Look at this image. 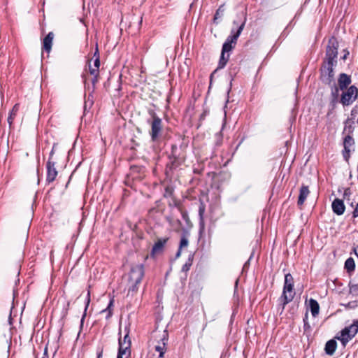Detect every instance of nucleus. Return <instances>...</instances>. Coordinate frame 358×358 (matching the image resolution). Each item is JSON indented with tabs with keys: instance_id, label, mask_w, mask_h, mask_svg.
<instances>
[{
	"instance_id": "obj_53",
	"label": "nucleus",
	"mask_w": 358,
	"mask_h": 358,
	"mask_svg": "<svg viewBox=\"0 0 358 358\" xmlns=\"http://www.w3.org/2000/svg\"><path fill=\"white\" fill-rule=\"evenodd\" d=\"M220 144H221L220 141H217L216 143L217 145H220Z\"/></svg>"
},
{
	"instance_id": "obj_14",
	"label": "nucleus",
	"mask_w": 358,
	"mask_h": 358,
	"mask_svg": "<svg viewBox=\"0 0 358 358\" xmlns=\"http://www.w3.org/2000/svg\"><path fill=\"white\" fill-rule=\"evenodd\" d=\"M331 208L333 212L337 215H341L344 213L345 206L342 199H335L331 203Z\"/></svg>"
},
{
	"instance_id": "obj_46",
	"label": "nucleus",
	"mask_w": 358,
	"mask_h": 358,
	"mask_svg": "<svg viewBox=\"0 0 358 358\" xmlns=\"http://www.w3.org/2000/svg\"><path fill=\"white\" fill-rule=\"evenodd\" d=\"M83 7L85 8L86 6V1H85V0H83ZM87 8H90V2L87 3Z\"/></svg>"
},
{
	"instance_id": "obj_16",
	"label": "nucleus",
	"mask_w": 358,
	"mask_h": 358,
	"mask_svg": "<svg viewBox=\"0 0 358 358\" xmlns=\"http://www.w3.org/2000/svg\"><path fill=\"white\" fill-rule=\"evenodd\" d=\"M206 207L203 202H201L199 208V236L201 237L202 234L205 231V222L203 215L205 213Z\"/></svg>"
},
{
	"instance_id": "obj_47",
	"label": "nucleus",
	"mask_w": 358,
	"mask_h": 358,
	"mask_svg": "<svg viewBox=\"0 0 358 358\" xmlns=\"http://www.w3.org/2000/svg\"><path fill=\"white\" fill-rule=\"evenodd\" d=\"M180 255H181V250H180V248H178V250L176 255V257L178 258L180 256Z\"/></svg>"
},
{
	"instance_id": "obj_33",
	"label": "nucleus",
	"mask_w": 358,
	"mask_h": 358,
	"mask_svg": "<svg viewBox=\"0 0 358 358\" xmlns=\"http://www.w3.org/2000/svg\"><path fill=\"white\" fill-rule=\"evenodd\" d=\"M354 130V127L352 125L345 126V131H347L348 132V135H350Z\"/></svg>"
},
{
	"instance_id": "obj_57",
	"label": "nucleus",
	"mask_w": 358,
	"mask_h": 358,
	"mask_svg": "<svg viewBox=\"0 0 358 358\" xmlns=\"http://www.w3.org/2000/svg\"><path fill=\"white\" fill-rule=\"evenodd\" d=\"M17 107V105L14 106L13 110Z\"/></svg>"
},
{
	"instance_id": "obj_43",
	"label": "nucleus",
	"mask_w": 358,
	"mask_h": 358,
	"mask_svg": "<svg viewBox=\"0 0 358 358\" xmlns=\"http://www.w3.org/2000/svg\"><path fill=\"white\" fill-rule=\"evenodd\" d=\"M113 300H110V302H109V304H108V307H107V309H108V311H109V315H110V314H111V313H110V307L113 306Z\"/></svg>"
},
{
	"instance_id": "obj_30",
	"label": "nucleus",
	"mask_w": 358,
	"mask_h": 358,
	"mask_svg": "<svg viewBox=\"0 0 358 358\" xmlns=\"http://www.w3.org/2000/svg\"><path fill=\"white\" fill-rule=\"evenodd\" d=\"M350 293L357 295L358 294V285H354L350 288Z\"/></svg>"
},
{
	"instance_id": "obj_41",
	"label": "nucleus",
	"mask_w": 358,
	"mask_h": 358,
	"mask_svg": "<svg viewBox=\"0 0 358 358\" xmlns=\"http://www.w3.org/2000/svg\"><path fill=\"white\" fill-rule=\"evenodd\" d=\"M87 189H86L85 193L84 194V196H83L85 206L87 204Z\"/></svg>"
},
{
	"instance_id": "obj_32",
	"label": "nucleus",
	"mask_w": 358,
	"mask_h": 358,
	"mask_svg": "<svg viewBox=\"0 0 358 358\" xmlns=\"http://www.w3.org/2000/svg\"><path fill=\"white\" fill-rule=\"evenodd\" d=\"M90 53L87 54L85 57H86V64H85V71L87 72V69H90Z\"/></svg>"
},
{
	"instance_id": "obj_3",
	"label": "nucleus",
	"mask_w": 358,
	"mask_h": 358,
	"mask_svg": "<svg viewBox=\"0 0 358 358\" xmlns=\"http://www.w3.org/2000/svg\"><path fill=\"white\" fill-rule=\"evenodd\" d=\"M169 162L166 166V174L171 173L185 162V155L176 144L171 145V152L168 156Z\"/></svg>"
},
{
	"instance_id": "obj_8",
	"label": "nucleus",
	"mask_w": 358,
	"mask_h": 358,
	"mask_svg": "<svg viewBox=\"0 0 358 358\" xmlns=\"http://www.w3.org/2000/svg\"><path fill=\"white\" fill-rule=\"evenodd\" d=\"M338 43L334 36L329 39L326 49L325 59L323 62L337 64Z\"/></svg>"
},
{
	"instance_id": "obj_13",
	"label": "nucleus",
	"mask_w": 358,
	"mask_h": 358,
	"mask_svg": "<svg viewBox=\"0 0 358 358\" xmlns=\"http://www.w3.org/2000/svg\"><path fill=\"white\" fill-rule=\"evenodd\" d=\"M169 241V238H161L157 239L154 245L152 246L150 255L152 257L155 256L161 252H162L164 245L166 242Z\"/></svg>"
},
{
	"instance_id": "obj_12",
	"label": "nucleus",
	"mask_w": 358,
	"mask_h": 358,
	"mask_svg": "<svg viewBox=\"0 0 358 358\" xmlns=\"http://www.w3.org/2000/svg\"><path fill=\"white\" fill-rule=\"evenodd\" d=\"M355 143V141H354V138H352V136L351 135H347L345 138H344V141H343V147H344V149L343 150V159L347 162H349V159L350 157V148Z\"/></svg>"
},
{
	"instance_id": "obj_52",
	"label": "nucleus",
	"mask_w": 358,
	"mask_h": 358,
	"mask_svg": "<svg viewBox=\"0 0 358 358\" xmlns=\"http://www.w3.org/2000/svg\"><path fill=\"white\" fill-rule=\"evenodd\" d=\"M10 120H11V116H10V117H8V122H9L10 123H11Z\"/></svg>"
},
{
	"instance_id": "obj_35",
	"label": "nucleus",
	"mask_w": 358,
	"mask_h": 358,
	"mask_svg": "<svg viewBox=\"0 0 358 358\" xmlns=\"http://www.w3.org/2000/svg\"><path fill=\"white\" fill-rule=\"evenodd\" d=\"M94 66L99 69V66H100V59H99V57H96L95 59H94Z\"/></svg>"
},
{
	"instance_id": "obj_37",
	"label": "nucleus",
	"mask_w": 358,
	"mask_h": 358,
	"mask_svg": "<svg viewBox=\"0 0 358 358\" xmlns=\"http://www.w3.org/2000/svg\"><path fill=\"white\" fill-rule=\"evenodd\" d=\"M352 217L354 218H356L358 217V202H357V204L356 205L355 208L354 209V210L352 212Z\"/></svg>"
},
{
	"instance_id": "obj_54",
	"label": "nucleus",
	"mask_w": 358,
	"mask_h": 358,
	"mask_svg": "<svg viewBox=\"0 0 358 358\" xmlns=\"http://www.w3.org/2000/svg\"><path fill=\"white\" fill-rule=\"evenodd\" d=\"M307 318H308V315L306 314V318L303 319V321L305 322L306 319H307Z\"/></svg>"
},
{
	"instance_id": "obj_9",
	"label": "nucleus",
	"mask_w": 358,
	"mask_h": 358,
	"mask_svg": "<svg viewBox=\"0 0 358 358\" xmlns=\"http://www.w3.org/2000/svg\"><path fill=\"white\" fill-rule=\"evenodd\" d=\"M336 64L323 62L320 71L321 80L323 83L331 85L334 80V66Z\"/></svg>"
},
{
	"instance_id": "obj_23",
	"label": "nucleus",
	"mask_w": 358,
	"mask_h": 358,
	"mask_svg": "<svg viewBox=\"0 0 358 358\" xmlns=\"http://www.w3.org/2000/svg\"><path fill=\"white\" fill-rule=\"evenodd\" d=\"M188 236H189V232L187 231H184L181 236V238H180V245H179L180 250H182V248H187L188 246V244H189Z\"/></svg>"
},
{
	"instance_id": "obj_21",
	"label": "nucleus",
	"mask_w": 358,
	"mask_h": 358,
	"mask_svg": "<svg viewBox=\"0 0 358 358\" xmlns=\"http://www.w3.org/2000/svg\"><path fill=\"white\" fill-rule=\"evenodd\" d=\"M309 306L313 316L316 317L319 314L320 310L318 302L313 299H310L309 300Z\"/></svg>"
},
{
	"instance_id": "obj_25",
	"label": "nucleus",
	"mask_w": 358,
	"mask_h": 358,
	"mask_svg": "<svg viewBox=\"0 0 358 358\" xmlns=\"http://www.w3.org/2000/svg\"><path fill=\"white\" fill-rule=\"evenodd\" d=\"M224 10H225V8H224V5H221L217 8V10H216L215 14L214 15V18H213L214 22H217V20L223 16Z\"/></svg>"
},
{
	"instance_id": "obj_4",
	"label": "nucleus",
	"mask_w": 358,
	"mask_h": 358,
	"mask_svg": "<svg viewBox=\"0 0 358 358\" xmlns=\"http://www.w3.org/2000/svg\"><path fill=\"white\" fill-rule=\"evenodd\" d=\"M295 294L294 288V278L290 273H287L285 275L282 293L280 298V300L282 302V310L285 309V306L293 300Z\"/></svg>"
},
{
	"instance_id": "obj_44",
	"label": "nucleus",
	"mask_w": 358,
	"mask_h": 358,
	"mask_svg": "<svg viewBox=\"0 0 358 358\" xmlns=\"http://www.w3.org/2000/svg\"><path fill=\"white\" fill-rule=\"evenodd\" d=\"M42 358H49L48 355V349H47V348H45V350H44V354H43V357Z\"/></svg>"
},
{
	"instance_id": "obj_48",
	"label": "nucleus",
	"mask_w": 358,
	"mask_h": 358,
	"mask_svg": "<svg viewBox=\"0 0 358 358\" xmlns=\"http://www.w3.org/2000/svg\"><path fill=\"white\" fill-rule=\"evenodd\" d=\"M80 22H83L85 24V27H87V24H85V21H84V20L83 18L80 19ZM86 32H87V34L88 33V29L87 28H86Z\"/></svg>"
},
{
	"instance_id": "obj_28",
	"label": "nucleus",
	"mask_w": 358,
	"mask_h": 358,
	"mask_svg": "<svg viewBox=\"0 0 358 358\" xmlns=\"http://www.w3.org/2000/svg\"><path fill=\"white\" fill-rule=\"evenodd\" d=\"M90 73L91 76H94L92 83L93 85H95V83L99 81V72H96L94 69H91Z\"/></svg>"
},
{
	"instance_id": "obj_49",
	"label": "nucleus",
	"mask_w": 358,
	"mask_h": 358,
	"mask_svg": "<svg viewBox=\"0 0 358 358\" xmlns=\"http://www.w3.org/2000/svg\"><path fill=\"white\" fill-rule=\"evenodd\" d=\"M87 110V105H86V101L85 102V106H84V114L85 115V112Z\"/></svg>"
},
{
	"instance_id": "obj_18",
	"label": "nucleus",
	"mask_w": 358,
	"mask_h": 358,
	"mask_svg": "<svg viewBox=\"0 0 358 358\" xmlns=\"http://www.w3.org/2000/svg\"><path fill=\"white\" fill-rule=\"evenodd\" d=\"M53 38H54L53 32H49L47 34V36L43 38L42 48H43V50L45 51L47 53H49L51 50Z\"/></svg>"
},
{
	"instance_id": "obj_29",
	"label": "nucleus",
	"mask_w": 358,
	"mask_h": 358,
	"mask_svg": "<svg viewBox=\"0 0 358 358\" xmlns=\"http://www.w3.org/2000/svg\"><path fill=\"white\" fill-rule=\"evenodd\" d=\"M181 215L182 219L188 224L190 220L187 212L186 210H181Z\"/></svg>"
},
{
	"instance_id": "obj_38",
	"label": "nucleus",
	"mask_w": 358,
	"mask_h": 358,
	"mask_svg": "<svg viewBox=\"0 0 358 358\" xmlns=\"http://www.w3.org/2000/svg\"><path fill=\"white\" fill-rule=\"evenodd\" d=\"M82 78H83V82L85 83V88H88L89 87H88L87 83V76H86V73L85 72L83 73Z\"/></svg>"
},
{
	"instance_id": "obj_24",
	"label": "nucleus",
	"mask_w": 358,
	"mask_h": 358,
	"mask_svg": "<svg viewBox=\"0 0 358 358\" xmlns=\"http://www.w3.org/2000/svg\"><path fill=\"white\" fill-rule=\"evenodd\" d=\"M86 291H87L86 306H85L84 314H83V317L81 318V320H80V328L83 327V321H84L85 317H86V315H87V310L88 306H90V285H87V287L86 288Z\"/></svg>"
},
{
	"instance_id": "obj_22",
	"label": "nucleus",
	"mask_w": 358,
	"mask_h": 358,
	"mask_svg": "<svg viewBox=\"0 0 358 358\" xmlns=\"http://www.w3.org/2000/svg\"><path fill=\"white\" fill-rule=\"evenodd\" d=\"M344 268L346 270L347 273H348L349 274L354 272L355 269V263L353 258L349 257L346 259Z\"/></svg>"
},
{
	"instance_id": "obj_17",
	"label": "nucleus",
	"mask_w": 358,
	"mask_h": 358,
	"mask_svg": "<svg viewBox=\"0 0 358 358\" xmlns=\"http://www.w3.org/2000/svg\"><path fill=\"white\" fill-rule=\"evenodd\" d=\"M310 194V190L308 186L303 185L299 190V195L298 197L297 204L298 206H302L306 198Z\"/></svg>"
},
{
	"instance_id": "obj_55",
	"label": "nucleus",
	"mask_w": 358,
	"mask_h": 358,
	"mask_svg": "<svg viewBox=\"0 0 358 358\" xmlns=\"http://www.w3.org/2000/svg\"><path fill=\"white\" fill-rule=\"evenodd\" d=\"M233 23H234V24H236V25L238 24H237V22H236V21H234V22H233Z\"/></svg>"
},
{
	"instance_id": "obj_7",
	"label": "nucleus",
	"mask_w": 358,
	"mask_h": 358,
	"mask_svg": "<svg viewBox=\"0 0 358 358\" xmlns=\"http://www.w3.org/2000/svg\"><path fill=\"white\" fill-rule=\"evenodd\" d=\"M148 113L152 118L150 123L151 131L150 132V135L152 141L155 142L158 140L162 130V120L159 116H157L153 110H149Z\"/></svg>"
},
{
	"instance_id": "obj_45",
	"label": "nucleus",
	"mask_w": 358,
	"mask_h": 358,
	"mask_svg": "<svg viewBox=\"0 0 358 358\" xmlns=\"http://www.w3.org/2000/svg\"><path fill=\"white\" fill-rule=\"evenodd\" d=\"M203 170H199L196 169H194V173L196 174H201Z\"/></svg>"
},
{
	"instance_id": "obj_11",
	"label": "nucleus",
	"mask_w": 358,
	"mask_h": 358,
	"mask_svg": "<svg viewBox=\"0 0 358 358\" xmlns=\"http://www.w3.org/2000/svg\"><path fill=\"white\" fill-rule=\"evenodd\" d=\"M55 162H50V160H48L46 163V182L48 183L52 182L55 180L58 174V172L55 167Z\"/></svg>"
},
{
	"instance_id": "obj_39",
	"label": "nucleus",
	"mask_w": 358,
	"mask_h": 358,
	"mask_svg": "<svg viewBox=\"0 0 358 358\" xmlns=\"http://www.w3.org/2000/svg\"><path fill=\"white\" fill-rule=\"evenodd\" d=\"M96 57H99V50H98L97 44L96 45V50H95V52L94 53L93 58L95 59Z\"/></svg>"
},
{
	"instance_id": "obj_51",
	"label": "nucleus",
	"mask_w": 358,
	"mask_h": 358,
	"mask_svg": "<svg viewBox=\"0 0 358 358\" xmlns=\"http://www.w3.org/2000/svg\"><path fill=\"white\" fill-rule=\"evenodd\" d=\"M90 182V171L88 172L87 175V183Z\"/></svg>"
},
{
	"instance_id": "obj_42",
	"label": "nucleus",
	"mask_w": 358,
	"mask_h": 358,
	"mask_svg": "<svg viewBox=\"0 0 358 358\" xmlns=\"http://www.w3.org/2000/svg\"><path fill=\"white\" fill-rule=\"evenodd\" d=\"M103 354V349L101 348L97 352V358H101Z\"/></svg>"
},
{
	"instance_id": "obj_6",
	"label": "nucleus",
	"mask_w": 358,
	"mask_h": 358,
	"mask_svg": "<svg viewBox=\"0 0 358 358\" xmlns=\"http://www.w3.org/2000/svg\"><path fill=\"white\" fill-rule=\"evenodd\" d=\"M358 332V320H355L352 324L345 327L340 331V335L336 338L339 340L342 345L345 347L347 343L355 336Z\"/></svg>"
},
{
	"instance_id": "obj_10",
	"label": "nucleus",
	"mask_w": 358,
	"mask_h": 358,
	"mask_svg": "<svg viewBox=\"0 0 358 358\" xmlns=\"http://www.w3.org/2000/svg\"><path fill=\"white\" fill-rule=\"evenodd\" d=\"M357 96L358 89L355 85H352L347 89L346 92H343L341 103L344 106H349L357 99Z\"/></svg>"
},
{
	"instance_id": "obj_58",
	"label": "nucleus",
	"mask_w": 358,
	"mask_h": 358,
	"mask_svg": "<svg viewBox=\"0 0 358 358\" xmlns=\"http://www.w3.org/2000/svg\"><path fill=\"white\" fill-rule=\"evenodd\" d=\"M80 336V331L78 333V337L79 338Z\"/></svg>"
},
{
	"instance_id": "obj_20",
	"label": "nucleus",
	"mask_w": 358,
	"mask_h": 358,
	"mask_svg": "<svg viewBox=\"0 0 358 358\" xmlns=\"http://www.w3.org/2000/svg\"><path fill=\"white\" fill-rule=\"evenodd\" d=\"M119 348L118 351H123L124 353L127 354V357L130 356L131 354V341L128 340L127 342H122V338H119Z\"/></svg>"
},
{
	"instance_id": "obj_36",
	"label": "nucleus",
	"mask_w": 358,
	"mask_h": 358,
	"mask_svg": "<svg viewBox=\"0 0 358 358\" xmlns=\"http://www.w3.org/2000/svg\"><path fill=\"white\" fill-rule=\"evenodd\" d=\"M117 358H129V357L123 351H118Z\"/></svg>"
},
{
	"instance_id": "obj_27",
	"label": "nucleus",
	"mask_w": 358,
	"mask_h": 358,
	"mask_svg": "<svg viewBox=\"0 0 358 358\" xmlns=\"http://www.w3.org/2000/svg\"><path fill=\"white\" fill-rule=\"evenodd\" d=\"M192 264V259L189 257L188 260L186 262V263L182 266V271L183 272H187L189 270Z\"/></svg>"
},
{
	"instance_id": "obj_31",
	"label": "nucleus",
	"mask_w": 358,
	"mask_h": 358,
	"mask_svg": "<svg viewBox=\"0 0 358 358\" xmlns=\"http://www.w3.org/2000/svg\"><path fill=\"white\" fill-rule=\"evenodd\" d=\"M56 147V144L55 143L52 146V148L50 152V155H49V158H48V160H50V162H53L52 161V157H53V155L55 154V148Z\"/></svg>"
},
{
	"instance_id": "obj_56",
	"label": "nucleus",
	"mask_w": 358,
	"mask_h": 358,
	"mask_svg": "<svg viewBox=\"0 0 358 358\" xmlns=\"http://www.w3.org/2000/svg\"><path fill=\"white\" fill-rule=\"evenodd\" d=\"M166 192H169V188H166Z\"/></svg>"
},
{
	"instance_id": "obj_15",
	"label": "nucleus",
	"mask_w": 358,
	"mask_h": 358,
	"mask_svg": "<svg viewBox=\"0 0 358 358\" xmlns=\"http://www.w3.org/2000/svg\"><path fill=\"white\" fill-rule=\"evenodd\" d=\"M352 80L350 76L346 73H342L339 75L338 79V84L340 90H344L347 89L348 86L351 83Z\"/></svg>"
},
{
	"instance_id": "obj_59",
	"label": "nucleus",
	"mask_w": 358,
	"mask_h": 358,
	"mask_svg": "<svg viewBox=\"0 0 358 358\" xmlns=\"http://www.w3.org/2000/svg\"><path fill=\"white\" fill-rule=\"evenodd\" d=\"M357 123H358V117H357Z\"/></svg>"
},
{
	"instance_id": "obj_26",
	"label": "nucleus",
	"mask_w": 358,
	"mask_h": 358,
	"mask_svg": "<svg viewBox=\"0 0 358 358\" xmlns=\"http://www.w3.org/2000/svg\"><path fill=\"white\" fill-rule=\"evenodd\" d=\"M340 88L334 84L333 87L331 89V96H332V101H336L338 100V93H339Z\"/></svg>"
},
{
	"instance_id": "obj_34",
	"label": "nucleus",
	"mask_w": 358,
	"mask_h": 358,
	"mask_svg": "<svg viewBox=\"0 0 358 358\" xmlns=\"http://www.w3.org/2000/svg\"><path fill=\"white\" fill-rule=\"evenodd\" d=\"M351 194V190L349 187L345 189L343 193V198L345 199Z\"/></svg>"
},
{
	"instance_id": "obj_5",
	"label": "nucleus",
	"mask_w": 358,
	"mask_h": 358,
	"mask_svg": "<svg viewBox=\"0 0 358 358\" xmlns=\"http://www.w3.org/2000/svg\"><path fill=\"white\" fill-rule=\"evenodd\" d=\"M144 276V266L143 264H137L131 268L129 274V292H136L138 289V285Z\"/></svg>"
},
{
	"instance_id": "obj_40",
	"label": "nucleus",
	"mask_w": 358,
	"mask_h": 358,
	"mask_svg": "<svg viewBox=\"0 0 358 358\" xmlns=\"http://www.w3.org/2000/svg\"><path fill=\"white\" fill-rule=\"evenodd\" d=\"M128 340H130L129 336V333H127V334L124 336L123 339H122V342H125V343H126V342H127V341H128Z\"/></svg>"
},
{
	"instance_id": "obj_19",
	"label": "nucleus",
	"mask_w": 358,
	"mask_h": 358,
	"mask_svg": "<svg viewBox=\"0 0 358 358\" xmlns=\"http://www.w3.org/2000/svg\"><path fill=\"white\" fill-rule=\"evenodd\" d=\"M337 343L334 339L328 341L324 347V351L328 355H333L336 351Z\"/></svg>"
},
{
	"instance_id": "obj_50",
	"label": "nucleus",
	"mask_w": 358,
	"mask_h": 358,
	"mask_svg": "<svg viewBox=\"0 0 358 358\" xmlns=\"http://www.w3.org/2000/svg\"><path fill=\"white\" fill-rule=\"evenodd\" d=\"M348 55H349V52H347L346 54H345L344 56L343 57V59H345Z\"/></svg>"
},
{
	"instance_id": "obj_1",
	"label": "nucleus",
	"mask_w": 358,
	"mask_h": 358,
	"mask_svg": "<svg viewBox=\"0 0 358 358\" xmlns=\"http://www.w3.org/2000/svg\"><path fill=\"white\" fill-rule=\"evenodd\" d=\"M245 22L246 17H245L243 22L238 26L236 31H234V29L231 30V35L227 37L222 45L221 56L218 64L219 69H222L226 66L229 58V52L234 48L237 43V40L245 27Z\"/></svg>"
},
{
	"instance_id": "obj_2",
	"label": "nucleus",
	"mask_w": 358,
	"mask_h": 358,
	"mask_svg": "<svg viewBox=\"0 0 358 358\" xmlns=\"http://www.w3.org/2000/svg\"><path fill=\"white\" fill-rule=\"evenodd\" d=\"M152 337L157 343L155 346V351L158 352V356L156 357L155 353L151 355L150 358H165L164 354L166 352V345L169 341V333L166 329L162 331L158 329V327L152 333Z\"/></svg>"
}]
</instances>
